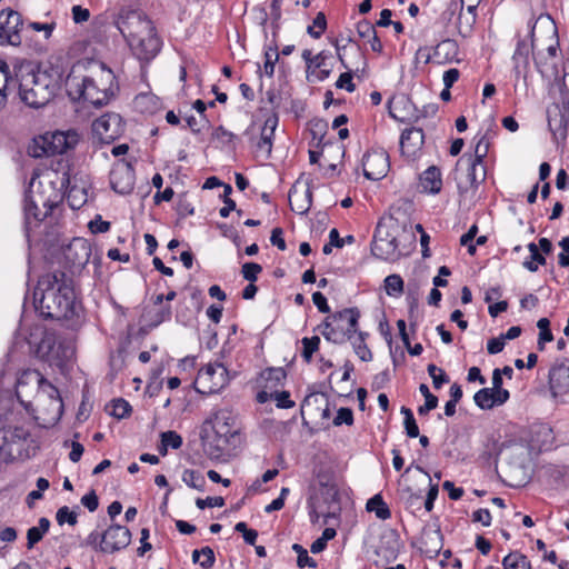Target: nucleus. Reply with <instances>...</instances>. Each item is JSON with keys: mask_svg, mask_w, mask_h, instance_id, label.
I'll use <instances>...</instances> for the list:
<instances>
[{"mask_svg": "<svg viewBox=\"0 0 569 569\" xmlns=\"http://www.w3.org/2000/svg\"><path fill=\"white\" fill-rule=\"evenodd\" d=\"M36 311L46 320H79L82 307L77 299L73 279L57 270L42 274L33 290Z\"/></svg>", "mask_w": 569, "mask_h": 569, "instance_id": "obj_1", "label": "nucleus"}, {"mask_svg": "<svg viewBox=\"0 0 569 569\" xmlns=\"http://www.w3.org/2000/svg\"><path fill=\"white\" fill-rule=\"evenodd\" d=\"M118 86L113 72L103 63L94 66L89 73L76 64L66 79V90L73 101H87L94 107L107 104L114 96Z\"/></svg>", "mask_w": 569, "mask_h": 569, "instance_id": "obj_2", "label": "nucleus"}, {"mask_svg": "<svg viewBox=\"0 0 569 569\" xmlns=\"http://www.w3.org/2000/svg\"><path fill=\"white\" fill-rule=\"evenodd\" d=\"M117 27L140 60H150L160 51L161 41L152 21L142 12H122L117 20Z\"/></svg>", "mask_w": 569, "mask_h": 569, "instance_id": "obj_3", "label": "nucleus"}, {"mask_svg": "<svg viewBox=\"0 0 569 569\" xmlns=\"http://www.w3.org/2000/svg\"><path fill=\"white\" fill-rule=\"evenodd\" d=\"M29 385L37 390L38 397L40 399L47 397L48 400L50 401V406L52 407V417L50 418V421H59L63 411V403L60 398L58 389L54 386H52L48 380H46L44 377L38 370L23 371L18 379L16 390L17 398L20 400L21 403L24 402L23 389Z\"/></svg>", "mask_w": 569, "mask_h": 569, "instance_id": "obj_4", "label": "nucleus"}, {"mask_svg": "<svg viewBox=\"0 0 569 569\" xmlns=\"http://www.w3.org/2000/svg\"><path fill=\"white\" fill-rule=\"evenodd\" d=\"M54 94V86L42 72H29L22 76L19 83V96L21 101L31 108L46 106Z\"/></svg>", "mask_w": 569, "mask_h": 569, "instance_id": "obj_5", "label": "nucleus"}, {"mask_svg": "<svg viewBox=\"0 0 569 569\" xmlns=\"http://www.w3.org/2000/svg\"><path fill=\"white\" fill-rule=\"evenodd\" d=\"M360 312L357 308H347L328 317L321 329V335L330 342L341 345L357 332Z\"/></svg>", "mask_w": 569, "mask_h": 569, "instance_id": "obj_6", "label": "nucleus"}, {"mask_svg": "<svg viewBox=\"0 0 569 569\" xmlns=\"http://www.w3.org/2000/svg\"><path fill=\"white\" fill-rule=\"evenodd\" d=\"M206 425L211 426L219 451H223L228 446L233 445L234 439L240 433L238 415L228 408L213 410L206 420Z\"/></svg>", "mask_w": 569, "mask_h": 569, "instance_id": "obj_7", "label": "nucleus"}, {"mask_svg": "<svg viewBox=\"0 0 569 569\" xmlns=\"http://www.w3.org/2000/svg\"><path fill=\"white\" fill-rule=\"evenodd\" d=\"M76 143L74 133H66L56 131L34 139L33 144L29 148V154L33 158L43 156L62 154Z\"/></svg>", "mask_w": 569, "mask_h": 569, "instance_id": "obj_8", "label": "nucleus"}, {"mask_svg": "<svg viewBox=\"0 0 569 569\" xmlns=\"http://www.w3.org/2000/svg\"><path fill=\"white\" fill-rule=\"evenodd\" d=\"M229 382V372L227 368L220 363H208L202 367L197 375L196 383L204 393H216L226 387Z\"/></svg>", "mask_w": 569, "mask_h": 569, "instance_id": "obj_9", "label": "nucleus"}, {"mask_svg": "<svg viewBox=\"0 0 569 569\" xmlns=\"http://www.w3.org/2000/svg\"><path fill=\"white\" fill-rule=\"evenodd\" d=\"M371 252L381 260H395L399 257L398 241L392 228L378 224L371 243Z\"/></svg>", "mask_w": 569, "mask_h": 569, "instance_id": "obj_10", "label": "nucleus"}, {"mask_svg": "<svg viewBox=\"0 0 569 569\" xmlns=\"http://www.w3.org/2000/svg\"><path fill=\"white\" fill-rule=\"evenodd\" d=\"M93 136L102 143H111L124 132V122L120 114L108 112L92 123Z\"/></svg>", "mask_w": 569, "mask_h": 569, "instance_id": "obj_11", "label": "nucleus"}, {"mask_svg": "<svg viewBox=\"0 0 569 569\" xmlns=\"http://www.w3.org/2000/svg\"><path fill=\"white\" fill-rule=\"evenodd\" d=\"M22 28V17L18 11L11 9L0 11V44L19 46Z\"/></svg>", "mask_w": 569, "mask_h": 569, "instance_id": "obj_12", "label": "nucleus"}, {"mask_svg": "<svg viewBox=\"0 0 569 569\" xmlns=\"http://www.w3.org/2000/svg\"><path fill=\"white\" fill-rule=\"evenodd\" d=\"M363 174L370 180L382 179L389 170V157L382 149L368 151L362 158Z\"/></svg>", "mask_w": 569, "mask_h": 569, "instance_id": "obj_13", "label": "nucleus"}, {"mask_svg": "<svg viewBox=\"0 0 569 569\" xmlns=\"http://www.w3.org/2000/svg\"><path fill=\"white\" fill-rule=\"evenodd\" d=\"M131 541L130 530L120 525H112L102 532L101 552L113 553L129 546Z\"/></svg>", "mask_w": 569, "mask_h": 569, "instance_id": "obj_14", "label": "nucleus"}, {"mask_svg": "<svg viewBox=\"0 0 569 569\" xmlns=\"http://www.w3.org/2000/svg\"><path fill=\"white\" fill-rule=\"evenodd\" d=\"M425 142V133L420 128H409L402 131L400 137L401 154L409 161L416 160Z\"/></svg>", "mask_w": 569, "mask_h": 569, "instance_id": "obj_15", "label": "nucleus"}, {"mask_svg": "<svg viewBox=\"0 0 569 569\" xmlns=\"http://www.w3.org/2000/svg\"><path fill=\"white\" fill-rule=\"evenodd\" d=\"M390 116L401 122H413L420 113L406 94L393 96L388 101Z\"/></svg>", "mask_w": 569, "mask_h": 569, "instance_id": "obj_16", "label": "nucleus"}, {"mask_svg": "<svg viewBox=\"0 0 569 569\" xmlns=\"http://www.w3.org/2000/svg\"><path fill=\"white\" fill-rule=\"evenodd\" d=\"M111 188L120 194H128L134 186V171L128 163H118L110 172Z\"/></svg>", "mask_w": 569, "mask_h": 569, "instance_id": "obj_17", "label": "nucleus"}, {"mask_svg": "<svg viewBox=\"0 0 569 569\" xmlns=\"http://www.w3.org/2000/svg\"><path fill=\"white\" fill-rule=\"evenodd\" d=\"M551 395L556 398L569 393V366L563 362L555 363L548 376Z\"/></svg>", "mask_w": 569, "mask_h": 569, "instance_id": "obj_18", "label": "nucleus"}, {"mask_svg": "<svg viewBox=\"0 0 569 569\" xmlns=\"http://www.w3.org/2000/svg\"><path fill=\"white\" fill-rule=\"evenodd\" d=\"M164 295L153 297L152 306L147 309L144 317L151 327H157L171 318V307L163 303Z\"/></svg>", "mask_w": 569, "mask_h": 569, "instance_id": "obj_19", "label": "nucleus"}, {"mask_svg": "<svg viewBox=\"0 0 569 569\" xmlns=\"http://www.w3.org/2000/svg\"><path fill=\"white\" fill-rule=\"evenodd\" d=\"M458 43L452 39H445L435 47L432 56L427 57V62L432 59L438 64H446L458 60Z\"/></svg>", "mask_w": 569, "mask_h": 569, "instance_id": "obj_20", "label": "nucleus"}, {"mask_svg": "<svg viewBox=\"0 0 569 569\" xmlns=\"http://www.w3.org/2000/svg\"><path fill=\"white\" fill-rule=\"evenodd\" d=\"M43 210L38 207L37 201L30 197L26 196L24 199V216L26 223L30 224L33 220L36 223L42 221L46 217H48L53 208L56 207L54 202H50L48 200H42Z\"/></svg>", "mask_w": 569, "mask_h": 569, "instance_id": "obj_21", "label": "nucleus"}, {"mask_svg": "<svg viewBox=\"0 0 569 569\" xmlns=\"http://www.w3.org/2000/svg\"><path fill=\"white\" fill-rule=\"evenodd\" d=\"M312 202V191L309 187L305 190H299L297 184H293L289 190V204L293 212L305 214L310 210Z\"/></svg>", "mask_w": 569, "mask_h": 569, "instance_id": "obj_22", "label": "nucleus"}, {"mask_svg": "<svg viewBox=\"0 0 569 569\" xmlns=\"http://www.w3.org/2000/svg\"><path fill=\"white\" fill-rule=\"evenodd\" d=\"M278 116L273 113L264 120V123L261 128L257 148L258 150L263 151L267 156H270L272 150V140L278 126Z\"/></svg>", "mask_w": 569, "mask_h": 569, "instance_id": "obj_23", "label": "nucleus"}, {"mask_svg": "<svg viewBox=\"0 0 569 569\" xmlns=\"http://www.w3.org/2000/svg\"><path fill=\"white\" fill-rule=\"evenodd\" d=\"M458 168L466 166V183L470 187H478L486 179V168L483 163L469 160L461 157L457 162Z\"/></svg>", "mask_w": 569, "mask_h": 569, "instance_id": "obj_24", "label": "nucleus"}, {"mask_svg": "<svg viewBox=\"0 0 569 569\" xmlns=\"http://www.w3.org/2000/svg\"><path fill=\"white\" fill-rule=\"evenodd\" d=\"M90 254V246L81 238L73 239L66 250V257L71 260L73 264L78 266L86 264L89 261Z\"/></svg>", "mask_w": 569, "mask_h": 569, "instance_id": "obj_25", "label": "nucleus"}, {"mask_svg": "<svg viewBox=\"0 0 569 569\" xmlns=\"http://www.w3.org/2000/svg\"><path fill=\"white\" fill-rule=\"evenodd\" d=\"M532 49V43L526 39H518L516 50L512 56L513 71L518 79L523 70L529 66V54Z\"/></svg>", "mask_w": 569, "mask_h": 569, "instance_id": "obj_26", "label": "nucleus"}, {"mask_svg": "<svg viewBox=\"0 0 569 569\" xmlns=\"http://www.w3.org/2000/svg\"><path fill=\"white\" fill-rule=\"evenodd\" d=\"M420 186L425 192L437 194L442 188L441 171L438 167L431 166L420 176Z\"/></svg>", "mask_w": 569, "mask_h": 569, "instance_id": "obj_27", "label": "nucleus"}, {"mask_svg": "<svg viewBox=\"0 0 569 569\" xmlns=\"http://www.w3.org/2000/svg\"><path fill=\"white\" fill-rule=\"evenodd\" d=\"M286 377L283 368H268L261 373V379L264 381L263 388L274 391L283 385Z\"/></svg>", "mask_w": 569, "mask_h": 569, "instance_id": "obj_28", "label": "nucleus"}, {"mask_svg": "<svg viewBox=\"0 0 569 569\" xmlns=\"http://www.w3.org/2000/svg\"><path fill=\"white\" fill-rule=\"evenodd\" d=\"M366 509L373 512L380 520H387L391 517V511L388 505L383 501L381 495H375L367 501Z\"/></svg>", "mask_w": 569, "mask_h": 569, "instance_id": "obj_29", "label": "nucleus"}, {"mask_svg": "<svg viewBox=\"0 0 569 569\" xmlns=\"http://www.w3.org/2000/svg\"><path fill=\"white\" fill-rule=\"evenodd\" d=\"M14 83V79L11 77L9 64L0 59V108L7 102L6 90Z\"/></svg>", "mask_w": 569, "mask_h": 569, "instance_id": "obj_30", "label": "nucleus"}, {"mask_svg": "<svg viewBox=\"0 0 569 569\" xmlns=\"http://www.w3.org/2000/svg\"><path fill=\"white\" fill-rule=\"evenodd\" d=\"M502 566L505 569H531L528 558L519 551L508 553L502 560Z\"/></svg>", "mask_w": 569, "mask_h": 569, "instance_id": "obj_31", "label": "nucleus"}, {"mask_svg": "<svg viewBox=\"0 0 569 569\" xmlns=\"http://www.w3.org/2000/svg\"><path fill=\"white\" fill-rule=\"evenodd\" d=\"M475 140H477L475 146V152L472 154L465 153L462 157L476 162L483 163V160L489 152L490 141L486 134H482L479 138L476 137Z\"/></svg>", "mask_w": 569, "mask_h": 569, "instance_id": "obj_32", "label": "nucleus"}, {"mask_svg": "<svg viewBox=\"0 0 569 569\" xmlns=\"http://www.w3.org/2000/svg\"><path fill=\"white\" fill-rule=\"evenodd\" d=\"M192 561L199 563L203 569H210L213 567L216 557L212 548L203 547L192 551Z\"/></svg>", "mask_w": 569, "mask_h": 569, "instance_id": "obj_33", "label": "nucleus"}, {"mask_svg": "<svg viewBox=\"0 0 569 569\" xmlns=\"http://www.w3.org/2000/svg\"><path fill=\"white\" fill-rule=\"evenodd\" d=\"M475 403L482 410L492 409L496 406L495 392L490 388H482L473 396Z\"/></svg>", "mask_w": 569, "mask_h": 569, "instance_id": "obj_34", "label": "nucleus"}, {"mask_svg": "<svg viewBox=\"0 0 569 569\" xmlns=\"http://www.w3.org/2000/svg\"><path fill=\"white\" fill-rule=\"evenodd\" d=\"M182 481L190 488L202 491L204 489V477L197 470L186 469L182 473Z\"/></svg>", "mask_w": 569, "mask_h": 569, "instance_id": "obj_35", "label": "nucleus"}, {"mask_svg": "<svg viewBox=\"0 0 569 569\" xmlns=\"http://www.w3.org/2000/svg\"><path fill=\"white\" fill-rule=\"evenodd\" d=\"M385 289L388 296L399 297L403 292V280L399 274H390L385 279Z\"/></svg>", "mask_w": 569, "mask_h": 569, "instance_id": "obj_36", "label": "nucleus"}, {"mask_svg": "<svg viewBox=\"0 0 569 569\" xmlns=\"http://www.w3.org/2000/svg\"><path fill=\"white\" fill-rule=\"evenodd\" d=\"M400 412L403 415V426L409 438L419 437V427L416 422L412 411L407 407H401Z\"/></svg>", "mask_w": 569, "mask_h": 569, "instance_id": "obj_37", "label": "nucleus"}, {"mask_svg": "<svg viewBox=\"0 0 569 569\" xmlns=\"http://www.w3.org/2000/svg\"><path fill=\"white\" fill-rule=\"evenodd\" d=\"M366 336L367 335L365 332L360 331L358 333V337L352 342V345L355 352L360 358V360L370 361L372 359V352L370 351L366 343Z\"/></svg>", "mask_w": 569, "mask_h": 569, "instance_id": "obj_38", "label": "nucleus"}, {"mask_svg": "<svg viewBox=\"0 0 569 569\" xmlns=\"http://www.w3.org/2000/svg\"><path fill=\"white\" fill-rule=\"evenodd\" d=\"M302 352L301 356L306 362H310L313 353L319 349L320 338L318 336L305 337L301 340Z\"/></svg>", "mask_w": 569, "mask_h": 569, "instance_id": "obj_39", "label": "nucleus"}, {"mask_svg": "<svg viewBox=\"0 0 569 569\" xmlns=\"http://www.w3.org/2000/svg\"><path fill=\"white\" fill-rule=\"evenodd\" d=\"M327 28V19L323 12H318L313 19L312 26L307 29L308 34L315 39H319Z\"/></svg>", "mask_w": 569, "mask_h": 569, "instance_id": "obj_40", "label": "nucleus"}, {"mask_svg": "<svg viewBox=\"0 0 569 569\" xmlns=\"http://www.w3.org/2000/svg\"><path fill=\"white\" fill-rule=\"evenodd\" d=\"M427 371L432 379L435 389H440L442 385L449 382L448 375L445 372L443 369L438 368L436 365H428Z\"/></svg>", "mask_w": 569, "mask_h": 569, "instance_id": "obj_41", "label": "nucleus"}, {"mask_svg": "<svg viewBox=\"0 0 569 569\" xmlns=\"http://www.w3.org/2000/svg\"><path fill=\"white\" fill-rule=\"evenodd\" d=\"M131 406L129 402L122 398H118L111 401V410L110 415L118 418L123 419L130 415Z\"/></svg>", "mask_w": 569, "mask_h": 569, "instance_id": "obj_42", "label": "nucleus"}, {"mask_svg": "<svg viewBox=\"0 0 569 569\" xmlns=\"http://www.w3.org/2000/svg\"><path fill=\"white\" fill-rule=\"evenodd\" d=\"M292 550L298 556V559H297L298 567H300V568H303V567L316 568L317 567L316 560L308 555V551L301 545L293 543Z\"/></svg>", "mask_w": 569, "mask_h": 569, "instance_id": "obj_43", "label": "nucleus"}, {"mask_svg": "<svg viewBox=\"0 0 569 569\" xmlns=\"http://www.w3.org/2000/svg\"><path fill=\"white\" fill-rule=\"evenodd\" d=\"M279 59V54L277 51V48H269L264 52V64H263V72L268 77H272L274 73V64Z\"/></svg>", "mask_w": 569, "mask_h": 569, "instance_id": "obj_44", "label": "nucleus"}, {"mask_svg": "<svg viewBox=\"0 0 569 569\" xmlns=\"http://www.w3.org/2000/svg\"><path fill=\"white\" fill-rule=\"evenodd\" d=\"M56 520L58 525L62 526L64 523H69L70 526H74L77 523V513L69 509V507L63 506L58 509L56 513Z\"/></svg>", "mask_w": 569, "mask_h": 569, "instance_id": "obj_45", "label": "nucleus"}, {"mask_svg": "<svg viewBox=\"0 0 569 569\" xmlns=\"http://www.w3.org/2000/svg\"><path fill=\"white\" fill-rule=\"evenodd\" d=\"M160 439L164 442V447L171 449H179L182 446L181 436L172 430L164 431L160 435Z\"/></svg>", "mask_w": 569, "mask_h": 569, "instance_id": "obj_46", "label": "nucleus"}, {"mask_svg": "<svg viewBox=\"0 0 569 569\" xmlns=\"http://www.w3.org/2000/svg\"><path fill=\"white\" fill-rule=\"evenodd\" d=\"M234 530L237 532L242 533L243 540L246 543L250 546H254L257 538H258V531L254 529H249L246 522H238L234 526Z\"/></svg>", "mask_w": 569, "mask_h": 569, "instance_id": "obj_47", "label": "nucleus"}, {"mask_svg": "<svg viewBox=\"0 0 569 569\" xmlns=\"http://www.w3.org/2000/svg\"><path fill=\"white\" fill-rule=\"evenodd\" d=\"M261 271L262 267L256 262H246L241 268L242 277L250 282H254Z\"/></svg>", "mask_w": 569, "mask_h": 569, "instance_id": "obj_48", "label": "nucleus"}, {"mask_svg": "<svg viewBox=\"0 0 569 569\" xmlns=\"http://www.w3.org/2000/svg\"><path fill=\"white\" fill-rule=\"evenodd\" d=\"M276 401L277 408L280 409H290L295 407V401L290 399L289 391H279L278 389L273 391V398Z\"/></svg>", "mask_w": 569, "mask_h": 569, "instance_id": "obj_49", "label": "nucleus"}, {"mask_svg": "<svg viewBox=\"0 0 569 569\" xmlns=\"http://www.w3.org/2000/svg\"><path fill=\"white\" fill-rule=\"evenodd\" d=\"M343 423L347 426H351L353 423V412L350 408L342 407L337 411L333 425L338 427Z\"/></svg>", "mask_w": 569, "mask_h": 569, "instance_id": "obj_50", "label": "nucleus"}, {"mask_svg": "<svg viewBox=\"0 0 569 569\" xmlns=\"http://www.w3.org/2000/svg\"><path fill=\"white\" fill-rule=\"evenodd\" d=\"M357 33L360 38L367 40L368 38L373 37L376 28L370 21L361 20L357 23Z\"/></svg>", "mask_w": 569, "mask_h": 569, "instance_id": "obj_51", "label": "nucleus"}, {"mask_svg": "<svg viewBox=\"0 0 569 569\" xmlns=\"http://www.w3.org/2000/svg\"><path fill=\"white\" fill-rule=\"evenodd\" d=\"M336 87L338 89H346L348 92H353L356 86L352 81V73L350 71L341 73L336 82Z\"/></svg>", "mask_w": 569, "mask_h": 569, "instance_id": "obj_52", "label": "nucleus"}, {"mask_svg": "<svg viewBox=\"0 0 569 569\" xmlns=\"http://www.w3.org/2000/svg\"><path fill=\"white\" fill-rule=\"evenodd\" d=\"M196 505L199 509H204L207 507H223L224 499L222 497H207L206 499L198 498L196 500Z\"/></svg>", "mask_w": 569, "mask_h": 569, "instance_id": "obj_53", "label": "nucleus"}, {"mask_svg": "<svg viewBox=\"0 0 569 569\" xmlns=\"http://www.w3.org/2000/svg\"><path fill=\"white\" fill-rule=\"evenodd\" d=\"M88 227L92 233H103L109 231L110 222L102 220L101 216H97L89 222Z\"/></svg>", "mask_w": 569, "mask_h": 569, "instance_id": "obj_54", "label": "nucleus"}, {"mask_svg": "<svg viewBox=\"0 0 569 569\" xmlns=\"http://www.w3.org/2000/svg\"><path fill=\"white\" fill-rule=\"evenodd\" d=\"M84 545L91 547L96 551L101 552L102 533L97 530L90 532L86 538Z\"/></svg>", "mask_w": 569, "mask_h": 569, "instance_id": "obj_55", "label": "nucleus"}, {"mask_svg": "<svg viewBox=\"0 0 569 569\" xmlns=\"http://www.w3.org/2000/svg\"><path fill=\"white\" fill-rule=\"evenodd\" d=\"M270 242L281 251L287 249V244L283 239V231L281 228H274L271 231Z\"/></svg>", "mask_w": 569, "mask_h": 569, "instance_id": "obj_56", "label": "nucleus"}, {"mask_svg": "<svg viewBox=\"0 0 569 569\" xmlns=\"http://www.w3.org/2000/svg\"><path fill=\"white\" fill-rule=\"evenodd\" d=\"M491 513L488 509H478L472 513V521L481 522L485 527H489L491 525Z\"/></svg>", "mask_w": 569, "mask_h": 569, "instance_id": "obj_57", "label": "nucleus"}, {"mask_svg": "<svg viewBox=\"0 0 569 569\" xmlns=\"http://www.w3.org/2000/svg\"><path fill=\"white\" fill-rule=\"evenodd\" d=\"M81 503L90 511L93 512L98 509L99 500L93 490H91L89 493L84 495L81 498Z\"/></svg>", "mask_w": 569, "mask_h": 569, "instance_id": "obj_58", "label": "nucleus"}, {"mask_svg": "<svg viewBox=\"0 0 569 569\" xmlns=\"http://www.w3.org/2000/svg\"><path fill=\"white\" fill-rule=\"evenodd\" d=\"M28 28H30L33 31H43L46 39H49L52 34V31L56 28V23H40V22H30L28 24Z\"/></svg>", "mask_w": 569, "mask_h": 569, "instance_id": "obj_59", "label": "nucleus"}, {"mask_svg": "<svg viewBox=\"0 0 569 569\" xmlns=\"http://www.w3.org/2000/svg\"><path fill=\"white\" fill-rule=\"evenodd\" d=\"M505 338L501 335L498 338H492L487 343V350L490 355H497L501 352L505 348Z\"/></svg>", "mask_w": 569, "mask_h": 569, "instance_id": "obj_60", "label": "nucleus"}, {"mask_svg": "<svg viewBox=\"0 0 569 569\" xmlns=\"http://www.w3.org/2000/svg\"><path fill=\"white\" fill-rule=\"evenodd\" d=\"M90 18V12L88 9L82 8L81 6L72 7V19L76 23H82L88 21Z\"/></svg>", "mask_w": 569, "mask_h": 569, "instance_id": "obj_61", "label": "nucleus"}, {"mask_svg": "<svg viewBox=\"0 0 569 569\" xmlns=\"http://www.w3.org/2000/svg\"><path fill=\"white\" fill-rule=\"evenodd\" d=\"M44 533L38 530L36 527H31L27 531V547L28 549L33 548L36 543L42 540Z\"/></svg>", "mask_w": 569, "mask_h": 569, "instance_id": "obj_62", "label": "nucleus"}, {"mask_svg": "<svg viewBox=\"0 0 569 569\" xmlns=\"http://www.w3.org/2000/svg\"><path fill=\"white\" fill-rule=\"evenodd\" d=\"M312 301L320 312L328 313L330 311L327 298L320 291L312 293Z\"/></svg>", "mask_w": 569, "mask_h": 569, "instance_id": "obj_63", "label": "nucleus"}, {"mask_svg": "<svg viewBox=\"0 0 569 569\" xmlns=\"http://www.w3.org/2000/svg\"><path fill=\"white\" fill-rule=\"evenodd\" d=\"M459 77H460V72L456 68H451V69L445 71L443 77H442L445 87L451 88L458 81Z\"/></svg>", "mask_w": 569, "mask_h": 569, "instance_id": "obj_64", "label": "nucleus"}]
</instances>
